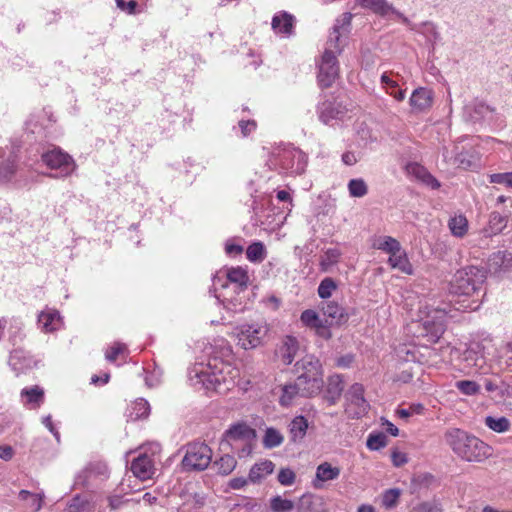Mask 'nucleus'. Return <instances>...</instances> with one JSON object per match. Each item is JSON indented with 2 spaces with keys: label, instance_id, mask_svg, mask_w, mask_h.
<instances>
[{
  "label": "nucleus",
  "instance_id": "nucleus-1",
  "mask_svg": "<svg viewBox=\"0 0 512 512\" xmlns=\"http://www.w3.org/2000/svg\"><path fill=\"white\" fill-rule=\"evenodd\" d=\"M486 271L477 266H466L457 270L450 282L449 292L452 300L431 310L422 311L426 314L422 319L421 335L429 342H436L445 331V319L454 317L452 308L456 311H474L481 303Z\"/></svg>",
  "mask_w": 512,
  "mask_h": 512
},
{
  "label": "nucleus",
  "instance_id": "nucleus-2",
  "mask_svg": "<svg viewBox=\"0 0 512 512\" xmlns=\"http://www.w3.org/2000/svg\"><path fill=\"white\" fill-rule=\"evenodd\" d=\"M213 356L208 363H196L189 369L188 379L196 389L226 393L236 384L240 376L239 370L228 362L232 349L228 343L220 339L215 342Z\"/></svg>",
  "mask_w": 512,
  "mask_h": 512
},
{
  "label": "nucleus",
  "instance_id": "nucleus-3",
  "mask_svg": "<svg viewBox=\"0 0 512 512\" xmlns=\"http://www.w3.org/2000/svg\"><path fill=\"white\" fill-rule=\"evenodd\" d=\"M351 13H344L338 18L329 34L324 52L318 62V83L322 88L331 87L339 77V63L337 56L346 45L347 35L350 31Z\"/></svg>",
  "mask_w": 512,
  "mask_h": 512
},
{
  "label": "nucleus",
  "instance_id": "nucleus-4",
  "mask_svg": "<svg viewBox=\"0 0 512 512\" xmlns=\"http://www.w3.org/2000/svg\"><path fill=\"white\" fill-rule=\"evenodd\" d=\"M446 444L467 462H482L491 456V447L478 437L459 428H450L444 434Z\"/></svg>",
  "mask_w": 512,
  "mask_h": 512
},
{
  "label": "nucleus",
  "instance_id": "nucleus-5",
  "mask_svg": "<svg viewBox=\"0 0 512 512\" xmlns=\"http://www.w3.org/2000/svg\"><path fill=\"white\" fill-rule=\"evenodd\" d=\"M297 378H302L311 392L319 393L323 386L320 361L314 355H305L296 363Z\"/></svg>",
  "mask_w": 512,
  "mask_h": 512
},
{
  "label": "nucleus",
  "instance_id": "nucleus-6",
  "mask_svg": "<svg viewBox=\"0 0 512 512\" xmlns=\"http://www.w3.org/2000/svg\"><path fill=\"white\" fill-rule=\"evenodd\" d=\"M212 460L211 448L203 442L188 444L182 465L186 470H205Z\"/></svg>",
  "mask_w": 512,
  "mask_h": 512
},
{
  "label": "nucleus",
  "instance_id": "nucleus-7",
  "mask_svg": "<svg viewBox=\"0 0 512 512\" xmlns=\"http://www.w3.org/2000/svg\"><path fill=\"white\" fill-rule=\"evenodd\" d=\"M268 331L265 322L240 325L236 328L238 344L245 350L256 348L262 344Z\"/></svg>",
  "mask_w": 512,
  "mask_h": 512
},
{
  "label": "nucleus",
  "instance_id": "nucleus-8",
  "mask_svg": "<svg viewBox=\"0 0 512 512\" xmlns=\"http://www.w3.org/2000/svg\"><path fill=\"white\" fill-rule=\"evenodd\" d=\"M276 164L289 174L299 175L306 169L307 155L298 148H284L277 154Z\"/></svg>",
  "mask_w": 512,
  "mask_h": 512
},
{
  "label": "nucleus",
  "instance_id": "nucleus-9",
  "mask_svg": "<svg viewBox=\"0 0 512 512\" xmlns=\"http://www.w3.org/2000/svg\"><path fill=\"white\" fill-rule=\"evenodd\" d=\"M346 414L353 419L362 417L367 413L369 404L364 398V387L360 383H354L346 393Z\"/></svg>",
  "mask_w": 512,
  "mask_h": 512
},
{
  "label": "nucleus",
  "instance_id": "nucleus-10",
  "mask_svg": "<svg viewBox=\"0 0 512 512\" xmlns=\"http://www.w3.org/2000/svg\"><path fill=\"white\" fill-rule=\"evenodd\" d=\"M43 162L51 169L59 170V177L71 175L76 164L72 157L59 148H53L42 155Z\"/></svg>",
  "mask_w": 512,
  "mask_h": 512
},
{
  "label": "nucleus",
  "instance_id": "nucleus-11",
  "mask_svg": "<svg viewBox=\"0 0 512 512\" xmlns=\"http://www.w3.org/2000/svg\"><path fill=\"white\" fill-rule=\"evenodd\" d=\"M358 2L364 9H369L381 17L394 15L410 30L415 29V25L403 13L398 11L391 3H388L386 0H358Z\"/></svg>",
  "mask_w": 512,
  "mask_h": 512
},
{
  "label": "nucleus",
  "instance_id": "nucleus-12",
  "mask_svg": "<svg viewBox=\"0 0 512 512\" xmlns=\"http://www.w3.org/2000/svg\"><path fill=\"white\" fill-rule=\"evenodd\" d=\"M315 395H317V393L311 392L302 378H297L294 383L287 384L282 388V395L279 401L282 406L287 407L292 404L297 396L312 397Z\"/></svg>",
  "mask_w": 512,
  "mask_h": 512
},
{
  "label": "nucleus",
  "instance_id": "nucleus-13",
  "mask_svg": "<svg viewBox=\"0 0 512 512\" xmlns=\"http://www.w3.org/2000/svg\"><path fill=\"white\" fill-rule=\"evenodd\" d=\"M347 109L336 100H325L317 107L318 116L321 122L330 125L333 120L342 119Z\"/></svg>",
  "mask_w": 512,
  "mask_h": 512
},
{
  "label": "nucleus",
  "instance_id": "nucleus-14",
  "mask_svg": "<svg viewBox=\"0 0 512 512\" xmlns=\"http://www.w3.org/2000/svg\"><path fill=\"white\" fill-rule=\"evenodd\" d=\"M433 96L432 90L425 87H419L412 92L409 104L414 111L423 112L432 106Z\"/></svg>",
  "mask_w": 512,
  "mask_h": 512
},
{
  "label": "nucleus",
  "instance_id": "nucleus-15",
  "mask_svg": "<svg viewBox=\"0 0 512 512\" xmlns=\"http://www.w3.org/2000/svg\"><path fill=\"white\" fill-rule=\"evenodd\" d=\"M131 471L133 474L141 479L147 480L152 478L155 468L153 460L147 454H141L131 463Z\"/></svg>",
  "mask_w": 512,
  "mask_h": 512
},
{
  "label": "nucleus",
  "instance_id": "nucleus-16",
  "mask_svg": "<svg viewBox=\"0 0 512 512\" xmlns=\"http://www.w3.org/2000/svg\"><path fill=\"white\" fill-rule=\"evenodd\" d=\"M340 468L333 467L329 462H323L316 468L315 478L312 481V485L316 489H321L323 483L327 481H333L340 476Z\"/></svg>",
  "mask_w": 512,
  "mask_h": 512
},
{
  "label": "nucleus",
  "instance_id": "nucleus-17",
  "mask_svg": "<svg viewBox=\"0 0 512 512\" xmlns=\"http://www.w3.org/2000/svg\"><path fill=\"white\" fill-rule=\"evenodd\" d=\"M324 506L323 498L312 493L303 494L295 504L296 512H324Z\"/></svg>",
  "mask_w": 512,
  "mask_h": 512
},
{
  "label": "nucleus",
  "instance_id": "nucleus-18",
  "mask_svg": "<svg viewBox=\"0 0 512 512\" xmlns=\"http://www.w3.org/2000/svg\"><path fill=\"white\" fill-rule=\"evenodd\" d=\"M394 252H391L389 254L388 258V264L393 269H398L402 273H405L407 275L413 274V266L410 263L406 251L402 248L401 244L397 246V250H393Z\"/></svg>",
  "mask_w": 512,
  "mask_h": 512
},
{
  "label": "nucleus",
  "instance_id": "nucleus-19",
  "mask_svg": "<svg viewBox=\"0 0 512 512\" xmlns=\"http://www.w3.org/2000/svg\"><path fill=\"white\" fill-rule=\"evenodd\" d=\"M227 279L231 284H234L232 287L229 285H225L224 288L229 291H237L243 292L246 287L247 283L249 281V276L247 274V271L243 269L242 267H233L230 268L227 272Z\"/></svg>",
  "mask_w": 512,
  "mask_h": 512
},
{
  "label": "nucleus",
  "instance_id": "nucleus-20",
  "mask_svg": "<svg viewBox=\"0 0 512 512\" xmlns=\"http://www.w3.org/2000/svg\"><path fill=\"white\" fill-rule=\"evenodd\" d=\"M295 18L287 12L274 15L271 26L275 33L290 36L293 33Z\"/></svg>",
  "mask_w": 512,
  "mask_h": 512
},
{
  "label": "nucleus",
  "instance_id": "nucleus-21",
  "mask_svg": "<svg viewBox=\"0 0 512 512\" xmlns=\"http://www.w3.org/2000/svg\"><path fill=\"white\" fill-rule=\"evenodd\" d=\"M298 350L299 342L297 338L287 335L283 338L278 351L282 362L286 365H290L295 359Z\"/></svg>",
  "mask_w": 512,
  "mask_h": 512
},
{
  "label": "nucleus",
  "instance_id": "nucleus-22",
  "mask_svg": "<svg viewBox=\"0 0 512 512\" xmlns=\"http://www.w3.org/2000/svg\"><path fill=\"white\" fill-rule=\"evenodd\" d=\"M254 435V430L246 423H237L226 430L224 433V440L228 443L236 440H249L254 437Z\"/></svg>",
  "mask_w": 512,
  "mask_h": 512
},
{
  "label": "nucleus",
  "instance_id": "nucleus-23",
  "mask_svg": "<svg viewBox=\"0 0 512 512\" xmlns=\"http://www.w3.org/2000/svg\"><path fill=\"white\" fill-rule=\"evenodd\" d=\"M274 468L275 465L270 460L255 463L249 471L248 480L252 483H260L268 475L273 473Z\"/></svg>",
  "mask_w": 512,
  "mask_h": 512
},
{
  "label": "nucleus",
  "instance_id": "nucleus-24",
  "mask_svg": "<svg viewBox=\"0 0 512 512\" xmlns=\"http://www.w3.org/2000/svg\"><path fill=\"white\" fill-rule=\"evenodd\" d=\"M324 316L327 317L329 325L341 324L347 320L345 309L334 301L325 303L322 307Z\"/></svg>",
  "mask_w": 512,
  "mask_h": 512
},
{
  "label": "nucleus",
  "instance_id": "nucleus-25",
  "mask_svg": "<svg viewBox=\"0 0 512 512\" xmlns=\"http://www.w3.org/2000/svg\"><path fill=\"white\" fill-rule=\"evenodd\" d=\"M61 317L57 310H47L38 316V323L44 332H53L60 326Z\"/></svg>",
  "mask_w": 512,
  "mask_h": 512
},
{
  "label": "nucleus",
  "instance_id": "nucleus-26",
  "mask_svg": "<svg viewBox=\"0 0 512 512\" xmlns=\"http://www.w3.org/2000/svg\"><path fill=\"white\" fill-rule=\"evenodd\" d=\"M94 504L86 495L74 496L66 505L65 512H92Z\"/></svg>",
  "mask_w": 512,
  "mask_h": 512
},
{
  "label": "nucleus",
  "instance_id": "nucleus-27",
  "mask_svg": "<svg viewBox=\"0 0 512 512\" xmlns=\"http://www.w3.org/2000/svg\"><path fill=\"white\" fill-rule=\"evenodd\" d=\"M508 214H502L494 211L490 214L488 227L485 229L487 235H497L501 233L508 223Z\"/></svg>",
  "mask_w": 512,
  "mask_h": 512
},
{
  "label": "nucleus",
  "instance_id": "nucleus-28",
  "mask_svg": "<svg viewBox=\"0 0 512 512\" xmlns=\"http://www.w3.org/2000/svg\"><path fill=\"white\" fill-rule=\"evenodd\" d=\"M489 267L495 272L506 270L512 267V253L508 251H497L489 257Z\"/></svg>",
  "mask_w": 512,
  "mask_h": 512
},
{
  "label": "nucleus",
  "instance_id": "nucleus-29",
  "mask_svg": "<svg viewBox=\"0 0 512 512\" xmlns=\"http://www.w3.org/2000/svg\"><path fill=\"white\" fill-rule=\"evenodd\" d=\"M308 421L304 416H296L289 424L291 441L300 442L306 435Z\"/></svg>",
  "mask_w": 512,
  "mask_h": 512
},
{
  "label": "nucleus",
  "instance_id": "nucleus-30",
  "mask_svg": "<svg viewBox=\"0 0 512 512\" xmlns=\"http://www.w3.org/2000/svg\"><path fill=\"white\" fill-rule=\"evenodd\" d=\"M448 227L453 236L463 238L468 231V220L462 214L455 215L449 219Z\"/></svg>",
  "mask_w": 512,
  "mask_h": 512
},
{
  "label": "nucleus",
  "instance_id": "nucleus-31",
  "mask_svg": "<svg viewBox=\"0 0 512 512\" xmlns=\"http://www.w3.org/2000/svg\"><path fill=\"white\" fill-rule=\"evenodd\" d=\"M342 256V252L338 248H328L321 256L320 269L323 272H328L336 265Z\"/></svg>",
  "mask_w": 512,
  "mask_h": 512
},
{
  "label": "nucleus",
  "instance_id": "nucleus-32",
  "mask_svg": "<svg viewBox=\"0 0 512 512\" xmlns=\"http://www.w3.org/2000/svg\"><path fill=\"white\" fill-rule=\"evenodd\" d=\"M21 396L25 399V404H31L33 407H39L44 400V391L38 386H33L22 389Z\"/></svg>",
  "mask_w": 512,
  "mask_h": 512
},
{
  "label": "nucleus",
  "instance_id": "nucleus-33",
  "mask_svg": "<svg viewBox=\"0 0 512 512\" xmlns=\"http://www.w3.org/2000/svg\"><path fill=\"white\" fill-rule=\"evenodd\" d=\"M381 83L386 89V92L390 94L395 100L403 101L405 99L406 90L400 89L398 83L389 78L387 73L381 75Z\"/></svg>",
  "mask_w": 512,
  "mask_h": 512
},
{
  "label": "nucleus",
  "instance_id": "nucleus-34",
  "mask_svg": "<svg viewBox=\"0 0 512 512\" xmlns=\"http://www.w3.org/2000/svg\"><path fill=\"white\" fill-rule=\"evenodd\" d=\"M485 425L494 432L504 433L507 432L511 427V422L508 418L487 416L484 420Z\"/></svg>",
  "mask_w": 512,
  "mask_h": 512
},
{
  "label": "nucleus",
  "instance_id": "nucleus-35",
  "mask_svg": "<svg viewBox=\"0 0 512 512\" xmlns=\"http://www.w3.org/2000/svg\"><path fill=\"white\" fill-rule=\"evenodd\" d=\"M344 389L343 379L340 375H332L328 379L327 392L331 403H335Z\"/></svg>",
  "mask_w": 512,
  "mask_h": 512
},
{
  "label": "nucleus",
  "instance_id": "nucleus-36",
  "mask_svg": "<svg viewBox=\"0 0 512 512\" xmlns=\"http://www.w3.org/2000/svg\"><path fill=\"white\" fill-rule=\"evenodd\" d=\"M237 461L234 456L225 454L214 462V467L221 475H229L236 467Z\"/></svg>",
  "mask_w": 512,
  "mask_h": 512
},
{
  "label": "nucleus",
  "instance_id": "nucleus-37",
  "mask_svg": "<svg viewBox=\"0 0 512 512\" xmlns=\"http://www.w3.org/2000/svg\"><path fill=\"white\" fill-rule=\"evenodd\" d=\"M400 242L391 237V236H379L373 241V248L381 250L390 254L394 252L393 250H397V246H399Z\"/></svg>",
  "mask_w": 512,
  "mask_h": 512
},
{
  "label": "nucleus",
  "instance_id": "nucleus-38",
  "mask_svg": "<svg viewBox=\"0 0 512 512\" xmlns=\"http://www.w3.org/2000/svg\"><path fill=\"white\" fill-rule=\"evenodd\" d=\"M30 359L25 356V353L21 349H14L10 353L9 365L14 371L20 372L24 367L29 366Z\"/></svg>",
  "mask_w": 512,
  "mask_h": 512
},
{
  "label": "nucleus",
  "instance_id": "nucleus-39",
  "mask_svg": "<svg viewBox=\"0 0 512 512\" xmlns=\"http://www.w3.org/2000/svg\"><path fill=\"white\" fill-rule=\"evenodd\" d=\"M150 414V405L143 398L137 399L131 406L129 417L133 420L146 418Z\"/></svg>",
  "mask_w": 512,
  "mask_h": 512
},
{
  "label": "nucleus",
  "instance_id": "nucleus-40",
  "mask_svg": "<svg viewBox=\"0 0 512 512\" xmlns=\"http://www.w3.org/2000/svg\"><path fill=\"white\" fill-rule=\"evenodd\" d=\"M349 195L355 198H362L368 193V186L364 179H351L347 185Z\"/></svg>",
  "mask_w": 512,
  "mask_h": 512
},
{
  "label": "nucleus",
  "instance_id": "nucleus-41",
  "mask_svg": "<svg viewBox=\"0 0 512 512\" xmlns=\"http://www.w3.org/2000/svg\"><path fill=\"white\" fill-rule=\"evenodd\" d=\"M233 292L236 294L235 297H228L226 294H223V295L217 296V299L220 300V298L222 297L221 301L227 310H230L233 312L242 311L244 308V305H243V297L240 296L241 292H239V293L237 291H233Z\"/></svg>",
  "mask_w": 512,
  "mask_h": 512
},
{
  "label": "nucleus",
  "instance_id": "nucleus-42",
  "mask_svg": "<svg viewBox=\"0 0 512 512\" xmlns=\"http://www.w3.org/2000/svg\"><path fill=\"white\" fill-rule=\"evenodd\" d=\"M247 259L251 262H261L266 257L265 246L262 242L250 244L246 250Z\"/></svg>",
  "mask_w": 512,
  "mask_h": 512
},
{
  "label": "nucleus",
  "instance_id": "nucleus-43",
  "mask_svg": "<svg viewBox=\"0 0 512 512\" xmlns=\"http://www.w3.org/2000/svg\"><path fill=\"white\" fill-rule=\"evenodd\" d=\"M295 508L292 500L284 499L277 495L270 499V509L272 512H290Z\"/></svg>",
  "mask_w": 512,
  "mask_h": 512
},
{
  "label": "nucleus",
  "instance_id": "nucleus-44",
  "mask_svg": "<svg viewBox=\"0 0 512 512\" xmlns=\"http://www.w3.org/2000/svg\"><path fill=\"white\" fill-rule=\"evenodd\" d=\"M16 173L15 157H9L6 163L0 166V184L9 182Z\"/></svg>",
  "mask_w": 512,
  "mask_h": 512
},
{
  "label": "nucleus",
  "instance_id": "nucleus-45",
  "mask_svg": "<svg viewBox=\"0 0 512 512\" xmlns=\"http://www.w3.org/2000/svg\"><path fill=\"white\" fill-rule=\"evenodd\" d=\"M413 31H417L425 35L430 41L437 42L440 39V33L437 30V26L429 21L423 22L420 27L416 24Z\"/></svg>",
  "mask_w": 512,
  "mask_h": 512
},
{
  "label": "nucleus",
  "instance_id": "nucleus-46",
  "mask_svg": "<svg viewBox=\"0 0 512 512\" xmlns=\"http://www.w3.org/2000/svg\"><path fill=\"white\" fill-rule=\"evenodd\" d=\"M337 289V283L331 277L324 278L318 286V295L321 299H328Z\"/></svg>",
  "mask_w": 512,
  "mask_h": 512
},
{
  "label": "nucleus",
  "instance_id": "nucleus-47",
  "mask_svg": "<svg viewBox=\"0 0 512 512\" xmlns=\"http://www.w3.org/2000/svg\"><path fill=\"white\" fill-rule=\"evenodd\" d=\"M283 442V436L274 428H268L265 432L263 444L266 448H274Z\"/></svg>",
  "mask_w": 512,
  "mask_h": 512
},
{
  "label": "nucleus",
  "instance_id": "nucleus-48",
  "mask_svg": "<svg viewBox=\"0 0 512 512\" xmlns=\"http://www.w3.org/2000/svg\"><path fill=\"white\" fill-rule=\"evenodd\" d=\"M387 445V437L383 433L378 434H369L366 446L371 451H378L381 448H384Z\"/></svg>",
  "mask_w": 512,
  "mask_h": 512
},
{
  "label": "nucleus",
  "instance_id": "nucleus-49",
  "mask_svg": "<svg viewBox=\"0 0 512 512\" xmlns=\"http://www.w3.org/2000/svg\"><path fill=\"white\" fill-rule=\"evenodd\" d=\"M456 388L464 395L472 396L480 392V385L472 380H460L455 383Z\"/></svg>",
  "mask_w": 512,
  "mask_h": 512
},
{
  "label": "nucleus",
  "instance_id": "nucleus-50",
  "mask_svg": "<svg viewBox=\"0 0 512 512\" xmlns=\"http://www.w3.org/2000/svg\"><path fill=\"white\" fill-rule=\"evenodd\" d=\"M300 320L305 327L310 329H314L322 321L318 313L312 309L304 310L301 313Z\"/></svg>",
  "mask_w": 512,
  "mask_h": 512
},
{
  "label": "nucleus",
  "instance_id": "nucleus-51",
  "mask_svg": "<svg viewBox=\"0 0 512 512\" xmlns=\"http://www.w3.org/2000/svg\"><path fill=\"white\" fill-rule=\"evenodd\" d=\"M23 338V323L19 319H14L10 326L9 341L15 346L22 342Z\"/></svg>",
  "mask_w": 512,
  "mask_h": 512
},
{
  "label": "nucleus",
  "instance_id": "nucleus-52",
  "mask_svg": "<svg viewBox=\"0 0 512 512\" xmlns=\"http://www.w3.org/2000/svg\"><path fill=\"white\" fill-rule=\"evenodd\" d=\"M399 497H400L399 489H388L383 493L382 505L387 509H391L396 506Z\"/></svg>",
  "mask_w": 512,
  "mask_h": 512
},
{
  "label": "nucleus",
  "instance_id": "nucleus-53",
  "mask_svg": "<svg viewBox=\"0 0 512 512\" xmlns=\"http://www.w3.org/2000/svg\"><path fill=\"white\" fill-rule=\"evenodd\" d=\"M490 183L501 184L512 188V172L494 173L489 175Z\"/></svg>",
  "mask_w": 512,
  "mask_h": 512
},
{
  "label": "nucleus",
  "instance_id": "nucleus-54",
  "mask_svg": "<svg viewBox=\"0 0 512 512\" xmlns=\"http://www.w3.org/2000/svg\"><path fill=\"white\" fill-rule=\"evenodd\" d=\"M279 483L283 486H291L295 483L296 474L290 468H281L278 477Z\"/></svg>",
  "mask_w": 512,
  "mask_h": 512
},
{
  "label": "nucleus",
  "instance_id": "nucleus-55",
  "mask_svg": "<svg viewBox=\"0 0 512 512\" xmlns=\"http://www.w3.org/2000/svg\"><path fill=\"white\" fill-rule=\"evenodd\" d=\"M126 346L122 343H115L105 353V358L109 362H114L118 355L124 353Z\"/></svg>",
  "mask_w": 512,
  "mask_h": 512
},
{
  "label": "nucleus",
  "instance_id": "nucleus-56",
  "mask_svg": "<svg viewBox=\"0 0 512 512\" xmlns=\"http://www.w3.org/2000/svg\"><path fill=\"white\" fill-rule=\"evenodd\" d=\"M406 170L409 174L414 175L416 178H418L421 181L423 180V178L426 176V174L428 172L425 167H423L422 165H420L418 163L408 164L406 167Z\"/></svg>",
  "mask_w": 512,
  "mask_h": 512
},
{
  "label": "nucleus",
  "instance_id": "nucleus-57",
  "mask_svg": "<svg viewBox=\"0 0 512 512\" xmlns=\"http://www.w3.org/2000/svg\"><path fill=\"white\" fill-rule=\"evenodd\" d=\"M423 409L421 404H413L409 408L397 410V414L400 418L406 419L413 414H421Z\"/></svg>",
  "mask_w": 512,
  "mask_h": 512
},
{
  "label": "nucleus",
  "instance_id": "nucleus-58",
  "mask_svg": "<svg viewBox=\"0 0 512 512\" xmlns=\"http://www.w3.org/2000/svg\"><path fill=\"white\" fill-rule=\"evenodd\" d=\"M328 319L325 321H321L318 326L314 328L316 334L324 339H329L331 337V331L329 329Z\"/></svg>",
  "mask_w": 512,
  "mask_h": 512
},
{
  "label": "nucleus",
  "instance_id": "nucleus-59",
  "mask_svg": "<svg viewBox=\"0 0 512 512\" xmlns=\"http://www.w3.org/2000/svg\"><path fill=\"white\" fill-rule=\"evenodd\" d=\"M391 460L395 467H401L408 462V457L405 453L394 450L391 453Z\"/></svg>",
  "mask_w": 512,
  "mask_h": 512
},
{
  "label": "nucleus",
  "instance_id": "nucleus-60",
  "mask_svg": "<svg viewBox=\"0 0 512 512\" xmlns=\"http://www.w3.org/2000/svg\"><path fill=\"white\" fill-rule=\"evenodd\" d=\"M239 127L243 136L249 135L256 128V122L253 120H241L239 121Z\"/></svg>",
  "mask_w": 512,
  "mask_h": 512
},
{
  "label": "nucleus",
  "instance_id": "nucleus-61",
  "mask_svg": "<svg viewBox=\"0 0 512 512\" xmlns=\"http://www.w3.org/2000/svg\"><path fill=\"white\" fill-rule=\"evenodd\" d=\"M412 512H442L441 509L434 504L425 502L422 503L415 508H413Z\"/></svg>",
  "mask_w": 512,
  "mask_h": 512
},
{
  "label": "nucleus",
  "instance_id": "nucleus-62",
  "mask_svg": "<svg viewBox=\"0 0 512 512\" xmlns=\"http://www.w3.org/2000/svg\"><path fill=\"white\" fill-rule=\"evenodd\" d=\"M42 423L44 426L53 434V436L56 438L57 441L60 440V434L59 431L55 428L51 415H47L43 417Z\"/></svg>",
  "mask_w": 512,
  "mask_h": 512
},
{
  "label": "nucleus",
  "instance_id": "nucleus-63",
  "mask_svg": "<svg viewBox=\"0 0 512 512\" xmlns=\"http://www.w3.org/2000/svg\"><path fill=\"white\" fill-rule=\"evenodd\" d=\"M43 497V494H34V496L28 500L29 507L34 511H39L42 508Z\"/></svg>",
  "mask_w": 512,
  "mask_h": 512
},
{
  "label": "nucleus",
  "instance_id": "nucleus-64",
  "mask_svg": "<svg viewBox=\"0 0 512 512\" xmlns=\"http://www.w3.org/2000/svg\"><path fill=\"white\" fill-rule=\"evenodd\" d=\"M248 481L249 480L244 477H235L229 481V487L234 490L242 489L244 486L247 485Z\"/></svg>",
  "mask_w": 512,
  "mask_h": 512
}]
</instances>
